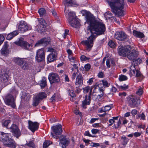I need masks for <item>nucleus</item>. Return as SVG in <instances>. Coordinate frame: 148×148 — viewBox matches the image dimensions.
<instances>
[{
	"label": "nucleus",
	"instance_id": "nucleus-57",
	"mask_svg": "<svg viewBox=\"0 0 148 148\" xmlns=\"http://www.w3.org/2000/svg\"><path fill=\"white\" fill-rule=\"evenodd\" d=\"M4 40V37L2 34H0V44L1 45Z\"/></svg>",
	"mask_w": 148,
	"mask_h": 148
},
{
	"label": "nucleus",
	"instance_id": "nucleus-3",
	"mask_svg": "<svg viewBox=\"0 0 148 148\" xmlns=\"http://www.w3.org/2000/svg\"><path fill=\"white\" fill-rule=\"evenodd\" d=\"M131 47L130 45L125 47L120 46L118 48V52L121 56L127 57L129 60L134 61L138 57V53L135 50L131 51Z\"/></svg>",
	"mask_w": 148,
	"mask_h": 148
},
{
	"label": "nucleus",
	"instance_id": "nucleus-29",
	"mask_svg": "<svg viewBox=\"0 0 148 148\" xmlns=\"http://www.w3.org/2000/svg\"><path fill=\"white\" fill-rule=\"evenodd\" d=\"M47 79L45 77H43L40 81L39 83L40 85L41 88H44L47 85Z\"/></svg>",
	"mask_w": 148,
	"mask_h": 148
},
{
	"label": "nucleus",
	"instance_id": "nucleus-11",
	"mask_svg": "<svg viewBox=\"0 0 148 148\" xmlns=\"http://www.w3.org/2000/svg\"><path fill=\"white\" fill-rule=\"evenodd\" d=\"M48 79L51 84L59 82L60 81L59 75L54 73H51L48 76Z\"/></svg>",
	"mask_w": 148,
	"mask_h": 148
},
{
	"label": "nucleus",
	"instance_id": "nucleus-62",
	"mask_svg": "<svg viewBox=\"0 0 148 148\" xmlns=\"http://www.w3.org/2000/svg\"><path fill=\"white\" fill-rule=\"evenodd\" d=\"M99 130L97 129H93L91 130V132L93 134H96L99 131Z\"/></svg>",
	"mask_w": 148,
	"mask_h": 148
},
{
	"label": "nucleus",
	"instance_id": "nucleus-63",
	"mask_svg": "<svg viewBox=\"0 0 148 148\" xmlns=\"http://www.w3.org/2000/svg\"><path fill=\"white\" fill-rule=\"evenodd\" d=\"M51 12L52 15L54 17H57V13L56 10L54 9H52Z\"/></svg>",
	"mask_w": 148,
	"mask_h": 148
},
{
	"label": "nucleus",
	"instance_id": "nucleus-14",
	"mask_svg": "<svg viewBox=\"0 0 148 148\" xmlns=\"http://www.w3.org/2000/svg\"><path fill=\"white\" fill-rule=\"evenodd\" d=\"M18 29L19 30L21 31V33L25 32L31 28H29V27L26 22L24 21H21L18 26Z\"/></svg>",
	"mask_w": 148,
	"mask_h": 148
},
{
	"label": "nucleus",
	"instance_id": "nucleus-19",
	"mask_svg": "<svg viewBox=\"0 0 148 148\" xmlns=\"http://www.w3.org/2000/svg\"><path fill=\"white\" fill-rule=\"evenodd\" d=\"M8 42H5L1 50V54L4 56L7 55L9 53V50L8 49Z\"/></svg>",
	"mask_w": 148,
	"mask_h": 148
},
{
	"label": "nucleus",
	"instance_id": "nucleus-1",
	"mask_svg": "<svg viewBox=\"0 0 148 148\" xmlns=\"http://www.w3.org/2000/svg\"><path fill=\"white\" fill-rule=\"evenodd\" d=\"M82 13L85 16L86 22L89 24L87 30L90 32L91 35L88 38L87 40L82 41L81 43L85 47L86 50L89 52L93 45V40L96 36L104 33L106 27L103 23L96 20L90 12L84 10L82 11Z\"/></svg>",
	"mask_w": 148,
	"mask_h": 148
},
{
	"label": "nucleus",
	"instance_id": "nucleus-31",
	"mask_svg": "<svg viewBox=\"0 0 148 148\" xmlns=\"http://www.w3.org/2000/svg\"><path fill=\"white\" fill-rule=\"evenodd\" d=\"M38 12L39 13L40 16L41 17L45 16L46 14V11L45 9L42 8H40L38 10Z\"/></svg>",
	"mask_w": 148,
	"mask_h": 148
},
{
	"label": "nucleus",
	"instance_id": "nucleus-43",
	"mask_svg": "<svg viewBox=\"0 0 148 148\" xmlns=\"http://www.w3.org/2000/svg\"><path fill=\"white\" fill-rule=\"evenodd\" d=\"M23 69H26L28 67V64L27 63L26 60L25 61V62L23 63L20 66Z\"/></svg>",
	"mask_w": 148,
	"mask_h": 148
},
{
	"label": "nucleus",
	"instance_id": "nucleus-22",
	"mask_svg": "<svg viewBox=\"0 0 148 148\" xmlns=\"http://www.w3.org/2000/svg\"><path fill=\"white\" fill-rule=\"evenodd\" d=\"M98 87L99 92L100 94L97 95V97L96 98V99H99L103 96L104 94V90L102 88H100L98 86H96L95 87L94 89H93V92H97L96 91V90L98 88Z\"/></svg>",
	"mask_w": 148,
	"mask_h": 148
},
{
	"label": "nucleus",
	"instance_id": "nucleus-35",
	"mask_svg": "<svg viewBox=\"0 0 148 148\" xmlns=\"http://www.w3.org/2000/svg\"><path fill=\"white\" fill-rule=\"evenodd\" d=\"M119 118L118 116L113 117L112 119H110L109 120V122L110 123L109 124V126H111L113 123H114L116 121H117V119Z\"/></svg>",
	"mask_w": 148,
	"mask_h": 148
},
{
	"label": "nucleus",
	"instance_id": "nucleus-13",
	"mask_svg": "<svg viewBox=\"0 0 148 148\" xmlns=\"http://www.w3.org/2000/svg\"><path fill=\"white\" fill-rule=\"evenodd\" d=\"M127 35L123 32H116L114 35L115 38L120 41H123L127 38Z\"/></svg>",
	"mask_w": 148,
	"mask_h": 148
},
{
	"label": "nucleus",
	"instance_id": "nucleus-28",
	"mask_svg": "<svg viewBox=\"0 0 148 148\" xmlns=\"http://www.w3.org/2000/svg\"><path fill=\"white\" fill-rule=\"evenodd\" d=\"M46 27L45 25H38L37 26V29L39 33H42L45 31Z\"/></svg>",
	"mask_w": 148,
	"mask_h": 148
},
{
	"label": "nucleus",
	"instance_id": "nucleus-21",
	"mask_svg": "<svg viewBox=\"0 0 148 148\" xmlns=\"http://www.w3.org/2000/svg\"><path fill=\"white\" fill-rule=\"evenodd\" d=\"M57 56L56 52L51 53L47 57V62H50L54 61L56 60Z\"/></svg>",
	"mask_w": 148,
	"mask_h": 148
},
{
	"label": "nucleus",
	"instance_id": "nucleus-2",
	"mask_svg": "<svg viewBox=\"0 0 148 148\" xmlns=\"http://www.w3.org/2000/svg\"><path fill=\"white\" fill-rule=\"evenodd\" d=\"M111 8V11L118 17L123 16L125 3L123 0H106Z\"/></svg>",
	"mask_w": 148,
	"mask_h": 148
},
{
	"label": "nucleus",
	"instance_id": "nucleus-40",
	"mask_svg": "<svg viewBox=\"0 0 148 148\" xmlns=\"http://www.w3.org/2000/svg\"><path fill=\"white\" fill-rule=\"evenodd\" d=\"M7 25L8 24L6 21L3 19H0V26L1 25L2 26H4L5 27H6Z\"/></svg>",
	"mask_w": 148,
	"mask_h": 148
},
{
	"label": "nucleus",
	"instance_id": "nucleus-50",
	"mask_svg": "<svg viewBox=\"0 0 148 148\" xmlns=\"http://www.w3.org/2000/svg\"><path fill=\"white\" fill-rule=\"evenodd\" d=\"M68 92L69 95L70 96H71V97H72L73 98L75 97V95L74 92V91L69 90Z\"/></svg>",
	"mask_w": 148,
	"mask_h": 148
},
{
	"label": "nucleus",
	"instance_id": "nucleus-25",
	"mask_svg": "<svg viewBox=\"0 0 148 148\" xmlns=\"http://www.w3.org/2000/svg\"><path fill=\"white\" fill-rule=\"evenodd\" d=\"M18 34V31H14L13 32L9 34L6 37V39L8 40H10L13 37L17 35Z\"/></svg>",
	"mask_w": 148,
	"mask_h": 148
},
{
	"label": "nucleus",
	"instance_id": "nucleus-39",
	"mask_svg": "<svg viewBox=\"0 0 148 148\" xmlns=\"http://www.w3.org/2000/svg\"><path fill=\"white\" fill-rule=\"evenodd\" d=\"M143 93V88L140 86L137 89L136 94L138 95H142Z\"/></svg>",
	"mask_w": 148,
	"mask_h": 148
},
{
	"label": "nucleus",
	"instance_id": "nucleus-18",
	"mask_svg": "<svg viewBox=\"0 0 148 148\" xmlns=\"http://www.w3.org/2000/svg\"><path fill=\"white\" fill-rule=\"evenodd\" d=\"M51 129L56 135H60L62 132V127L60 124H58L51 127Z\"/></svg>",
	"mask_w": 148,
	"mask_h": 148
},
{
	"label": "nucleus",
	"instance_id": "nucleus-36",
	"mask_svg": "<svg viewBox=\"0 0 148 148\" xmlns=\"http://www.w3.org/2000/svg\"><path fill=\"white\" fill-rule=\"evenodd\" d=\"M105 17L106 19L110 18H113V16H112V14L110 12H107L105 13L104 14Z\"/></svg>",
	"mask_w": 148,
	"mask_h": 148
},
{
	"label": "nucleus",
	"instance_id": "nucleus-45",
	"mask_svg": "<svg viewBox=\"0 0 148 148\" xmlns=\"http://www.w3.org/2000/svg\"><path fill=\"white\" fill-rule=\"evenodd\" d=\"M50 141L48 140L45 141L43 144V148H47V147L51 144Z\"/></svg>",
	"mask_w": 148,
	"mask_h": 148
},
{
	"label": "nucleus",
	"instance_id": "nucleus-59",
	"mask_svg": "<svg viewBox=\"0 0 148 148\" xmlns=\"http://www.w3.org/2000/svg\"><path fill=\"white\" fill-rule=\"evenodd\" d=\"M47 51L49 52H51V53L54 52H56L55 50L52 47H49L47 48Z\"/></svg>",
	"mask_w": 148,
	"mask_h": 148
},
{
	"label": "nucleus",
	"instance_id": "nucleus-56",
	"mask_svg": "<svg viewBox=\"0 0 148 148\" xmlns=\"http://www.w3.org/2000/svg\"><path fill=\"white\" fill-rule=\"evenodd\" d=\"M99 144L98 143H90V146L92 147H96L99 146Z\"/></svg>",
	"mask_w": 148,
	"mask_h": 148
},
{
	"label": "nucleus",
	"instance_id": "nucleus-47",
	"mask_svg": "<svg viewBox=\"0 0 148 148\" xmlns=\"http://www.w3.org/2000/svg\"><path fill=\"white\" fill-rule=\"evenodd\" d=\"M103 85L105 87H107L109 86L110 84L108 82L105 80H102L101 81Z\"/></svg>",
	"mask_w": 148,
	"mask_h": 148
},
{
	"label": "nucleus",
	"instance_id": "nucleus-55",
	"mask_svg": "<svg viewBox=\"0 0 148 148\" xmlns=\"http://www.w3.org/2000/svg\"><path fill=\"white\" fill-rule=\"evenodd\" d=\"M66 52L69 55V56H72L73 55V53L72 52V51L70 49H68L66 50Z\"/></svg>",
	"mask_w": 148,
	"mask_h": 148
},
{
	"label": "nucleus",
	"instance_id": "nucleus-46",
	"mask_svg": "<svg viewBox=\"0 0 148 148\" xmlns=\"http://www.w3.org/2000/svg\"><path fill=\"white\" fill-rule=\"evenodd\" d=\"M108 45L111 48H114L116 46L115 43L112 40H110L109 42Z\"/></svg>",
	"mask_w": 148,
	"mask_h": 148
},
{
	"label": "nucleus",
	"instance_id": "nucleus-27",
	"mask_svg": "<svg viewBox=\"0 0 148 148\" xmlns=\"http://www.w3.org/2000/svg\"><path fill=\"white\" fill-rule=\"evenodd\" d=\"M133 32L134 36L138 38H142L145 37V36L143 33L140 32H138L136 30H134Z\"/></svg>",
	"mask_w": 148,
	"mask_h": 148
},
{
	"label": "nucleus",
	"instance_id": "nucleus-49",
	"mask_svg": "<svg viewBox=\"0 0 148 148\" xmlns=\"http://www.w3.org/2000/svg\"><path fill=\"white\" fill-rule=\"evenodd\" d=\"M38 21L39 23V25H45V21L42 18H40L38 19Z\"/></svg>",
	"mask_w": 148,
	"mask_h": 148
},
{
	"label": "nucleus",
	"instance_id": "nucleus-23",
	"mask_svg": "<svg viewBox=\"0 0 148 148\" xmlns=\"http://www.w3.org/2000/svg\"><path fill=\"white\" fill-rule=\"evenodd\" d=\"M69 23L71 26L73 27L76 28L77 27H78L79 25V23L78 20H77L76 18L72 20V21H70L69 20Z\"/></svg>",
	"mask_w": 148,
	"mask_h": 148
},
{
	"label": "nucleus",
	"instance_id": "nucleus-48",
	"mask_svg": "<svg viewBox=\"0 0 148 148\" xmlns=\"http://www.w3.org/2000/svg\"><path fill=\"white\" fill-rule=\"evenodd\" d=\"M80 60L81 61H86L88 60L90 58L86 57L84 55H82L80 57Z\"/></svg>",
	"mask_w": 148,
	"mask_h": 148
},
{
	"label": "nucleus",
	"instance_id": "nucleus-41",
	"mask_svg": "<svg viewBox=\"0 0 148 148\" xmlns=\"http://www.w3.org/2000/svg\"><path fill=\"white\" fill-rule=\"evenodd\" d=\"M119 79L120 81H123L127 80V77L126 76L122 75L119 76Z\"/></svg>",
	"mask_w": 148,
	"mask_h": 148
},
{
	"label": "nucleus",
	"instance_id": "nucleus-53",
	"mask_svg": "<svg viewBox=\"0 0 148 148\" xmlns=\"http://www.w3.org/2000/svg\"><path fill=\"white\" fill-rule=\"evenodd\" d=\"M104 74L103 72H100L98 74L97 76L99 78H103L104 76Z\"/></svg>",
	"mask_w": 148,
	"mask_h": 148
},
{
	"label": "nucleus",
	"instance_id": "nucleus-8",
	"mask_svg": "<svg viewBox=\"0 0 148 148\" xmlns=\"http://www.w3.org/2000/svg\"><path fill=\"white\" fill-rule=\"evenodd\" d=\"M15 43L26 50L31 51L33 45L31 44H29L27 42L25 41H21L16 42H15Z\"/></svg>",
	"mask_w": 148,
	"mask_h": 148
},
{
	"label": "nucleus",
	"instance_id": "nucleus-60",
	"mask_svg": "<svg viewBox=\"0 0 148 148\" xmlns=\"http://www.w3.org/2000/svg\"><path fill=\"white\" fill-rule=\"evenodd\" d=\"M69 59L70 61L71 62H74L75 58V57H73L72 56H68Z\"/></svg>",
	"mask_w": 148,
	"mask_h": 148
},
{
	"label": "nucleus",
	"instance_id": "nucleus-16",
	"mask_svg": "<svg viewBox=\"0 0 148 148\" xmlns=\"http://www.w3.org/2000/svg\"><path fill=\"white\" fill-rule=\"evenodd\" d=\"M28 123V128L32 132H34L38 129L39 124L37 122L29 121Z\"/></svg>",
	"mask_w": 148,
	"mask_h": 148
},
{
	"label": "nucleus",
	"instance_id": "nucleus-26",
	"mask_svg": "<svg viewBox=\"0 0 148 148\" xmlns=\"http://www.w3.org/2000/svg\"><path fill=\"white\" fill-rule=\"evenodd\" d=\"M25 60H26L25 59L16 58H14V61L15 63L20 66L23 63L25 62Z\"/></svg>",
	"mask_w": 148,
	"mask_h": 148
},
{
	"label": "nucleus",
	"instance_id": "nucleus-44",
	"mask_svg": "<svg viewBox=\"0 0 148 148\" xmlns=\"http://www.w3.org/2000/svg\"><path fill=\"white\" fill-rule=\"evenodd\" d=\"M121 124V122L120 120L119 119L118 120L117 119V121H116L114 124V127L115 128H118L120 126Z\"/></svg>",
	"mask_w": 148,
	"mask_h": 148
},
{
	"label": "nucleus",
	"instance_id": "nucleus-20",
	"mask_svg": "<svg viewBox=\"0 0 148 148\" xmlns=\"http://www.w3.org/2000/svg\"><path fill=\"white\" fill-rule=\"evenodd\" d=\"M60 143L62 145V148H66V146H68L70 143L69 139L65 137L60 139Z\"/></svg>",
	"mask_w": 148,
	"mask_h": 148
},
{
	"label": "nucleus",
	"instance_id": "nucleus-64",
	"mask_svg": "<svg viewBox=\"0 0 148 148\" xmlns=\"http://www.w3.org/2000/svg\"><path fill=\"white\" fill-rule=\"evenodd\" d=\"M77 72L74 73L73 74L72 76V79L73 80H74L75 79L76 76H77V75H78V74H77Z\"/></svg>",
	"mask_w": 148,
	"mask_h": 148
},
{
	"label": "nucleus",
	"instance_id": "nucleus-32",
	"mask_svg": "<svg viewBox=\"0 0 148 148\" xmlns=\"http://www.w3.org/2000/svg\"><path fill=\"white\" fill-rule=\"evenodd\" d=\"M122 144L123 145H126L129 141V139L125 136H123L121 138Z\"/></svg>",
	"mask_w": 148,
	"mask_h": 148
},
{
	"label": "nucleus",
	"instance_id": "nucleus-38",
	"mask_svg": "<svg viewBox=\"0 0 148 148\" xmlns=\"http://www.w3.org/2000/svg\"><path fill=\"white\" fill-rule=\"evenodd\" d=\"M40 101V100L36 97L34 99L32 105L34 106H37L39 104Z\"/></svg>",
	"mask_w": 148,
	"mask_h": 148
},
{
	"label": "nucleus",
	"instance_id": "nucleus-52",
	"mask_svg": "<svg viewBox=\"0 0 148 148\" xmlns=\"http://www.w3.org/2000/svg\"><path fill=\"white\" fill-rule=\"evenodd\" d=\"M94 78L93 77H92L89 79L88 80L87 82V83L90 85H91L92 84L94 80Z\"/></svg>",
	"mask_w": 148,
	"mask_h": 148
},
{
	"label": "nucleus",
	"instance_id": "nucleus-10",
	"mask_svg": "<svg viewBox=\"0 0 148 148\" xmlns=\"http://www.w3.org/2000/svg\"><path fill=\"white\" fill-rule=\"evenodd\" d=\"M83 78L82 74L81 73H79L76 79L75 85L77 92L78 93L80 92L81 90L79 88L80 86L83 84Z\"/></svg>",
	"mask_w": 148,
	"mask_h": 148
},
{
	"label": "nucleus",
	"instance_id": "nucleus-6",
	"mask_svg": "<svg viewBox=\"0 0 148 148\" xmlns=\"http://www.w3.org/2000/svg\"><path fill=\"white\" fill-rule=\"evenodd\" d=\"M129 106L132 108L137 107L140 104V98L133 95H130L127 97Z\"/></svg>",
	"mask_w": 148,
	"mask_h": 148
},
{
	"label": "nucleus",
	"instance_id": "nucleus-12",
	"mask_svg": "<svg viewBox=\"0 0 148 148\" xmlns=\"http://www.w3.org/2000/svg\"><path fill=\"white\" fill-rule=\"evenodd\" d=\"M10 129L11 130V132L13 133L14 135L16 138H18L21 136V132L16 125L12 124L10 127Z\"/></svg>",
	"mask_w": 148,
	"mask_h": 148
},
{
	"label": "nucleus",
	"instance_id": "nucleus-30",
	"mask_svg": "<svg viewBox=\"0 0 148 148\" xmlns=\"http://www.w3.org/2000/svg\"><path fill=\"white\" fill-rule=\"evenodd\" d=\"M47 97L46 94L44 92H41L38 94L36 97L40 101L44 98H45Z\"/></svg>",
	"mask_w": 148,
	"mask_h": 148
},
{
	"label": "nucleus",
	"instance_id": "nucleus-24",
	"mask_svg": "<svg viewBox=\"0 0 148 148\" xmlns=\"http://www.w3.org/2000/svg\"><path fill=\"white\" fill-rule=\"evenodd\" d=\"M8 76L6 73L0 74V81L3 83L6 82L8 80Z\"/></svg>",
	"mask_w": 148,
	"mask_h": 148
},
{
	"label": "nucleus",
	"instance_id": "nucleus-15",
	"mask_svg": "<svg viewBox=\"0 0 148 148\" xmlns=\"http://www.w3.org/2000/svg\"><path fill=\"white\" fill-rule=\"evenodd\" d=\"M64 11L65 14V15L67 18L68 22H69V20L71 21H72V20L76 18H75V13L73 12H69L66 7L65 8Z\"/></svg>",
	"mask_w": 148,
	"mask_h": 148
},
{
	"label": "nucleus",
	"instance_id": "nucleus-33",
	"mask_svg": "<svg viewBox=\"0 0 148 148\" xmlns=\"http://www.w3.org/2000/svg\"><path fill=\"white\" fill-rule=\"evenodd\" d=\"M46 40V38H44L42 39L41 40L38 41L36 43L35 45V46L38 47L42 43L46 42L47 41Z\"/></svg>",
	"mask_w": 148,
	"mask_h": 148
},
{
	"label": "nucleus",
	"instance_id": "nucleus-7",
	"mask_svg": "<svg viewBox=\"0 0 148 148\" xmlns=\"http://www.w3.org/2000/svg\"><path fill=\"white\" fill-rule=\"evenodd\" d=\"M45 51L43 49L38 50L36 52L35 56L36 61L38 62H40L45 59Z\"/></svg>",
	"mask_w": 148,
	"mask_h": 148
},
{
	"label": "nucleus",
	"instance_id": "nucleus-17",
	"mask_svg": "<svg viewBox=\"0 0 148 148\" xmlns=\"http://www.w3.org/2000/svg\"><path fill=\"white\" fill-rule=\"evenodd\" d=\"M15 101L14 97L12 95H10L6 97L5 101L7 105H10L12 107L14 108L16 106Z\"/></svg>",
	"mask_w": 148,
	"mask_h": 148
},
{
	"label": "nucleus",
	"instance_id": "nucleus-51",
	"mask_svg": "<svg viewBox=\"0 0 148 148\" xmlns=\"http://www.w3.org/2000/svg\"><path fill=\"white\" fill-rule=\"evenodd\" d=\"M84 67L86 71H88L90 69V65L89 64H87L85 65Z\"/></svg>",
	"mask_w": 148,
	"mask_h": 148
},
{
	"label": "nucleus",
	"instance_id": "nucleus-61",
	"mask_svg": "<svg viewBox=\"0 0 148 148\" xmlns=\"http://www.w3.org/2000/svg\"><path fill=\"white\" fill-rule=\"evenodd\" d=\"M137 110L135 109H134L133 110H132L131 112V114L133 116L136 115L137 114Z\"/></svg>",
	"mask_w": 148,
	"mask_h": 148
},
{
	"label": "nucleus",
	"instance_id": "nucleus-5",
	"mask_svg": "<svg viewBox=\"0 0 148 148\" xmlns=\"http://www.w3.org/2000/svg\"><path fill=\"white\" fill-rule=\"evenodd\" d=\"M84 93H87L89 91V95H86L85 96L84 99L82 101V106L83 108H86L87 105H89L90 103V96L91 94L92 89H90L89 86H87L83 88Z\"/></svg>",
	"mask_w": 148,
	"mask_h": 148
},
{
	"label": "nucleus",
	"instance_id": "nucleus-58",
	"mask_svg": "<svg viewBox=\"0 0 148 148\" xmlns=\"http://www.w3.org/2000/svg\"><path fill=\"white\" fill-rule=\"evenodd\" d=\"M56 95L54 94L52 97L50 98V100L52 102H53L56 101Z\"/></svg>",
	"mask_w": 148,
	"mask_h": 148
},
{
	"label": "nucleus",
	"instance_id": "nucleus-54",
	"mask_svg": "<svg viewBox=\"0 0 148 148\" xmlns=\"http://www.w3.org/2000/svg\"><path fill=\"white\" fill-rule=\"evenodd\" d=\"M84 135L87 136L89 137H95L94 136H92L89 133L88 131H86L84 133Z\"/></svg>",
	"mask_w": 148,
	"mask_h": 148
},
{
	"label": "nucleus",
	"instance_id": "nucleus-34",
	"mask_svg": "<svg viewBox=\"0 0 148 148\" xmlns=\"http://www.w3.org/2000/svg\"><path fill=\"white\" fill-rule=\"evenodd\" d=\"M112 106L111 105H107L105 106L103 109V110H102L101 112H105L106 111H108L110 110L112 108Z\"/></svg>",
	"mask_w": 148,
	"mask_h": 148
},
{
	"label": "nucleus",
	"instance_id": "nucleus-9",
	"mask_svg": "<svg viewBox=\"0 0 148 148\" xmlns=\"http://www.w3.org/2000/svg\"><path fill=\"white\" fill-rule=\"evenodd\" d=\"M135 67V65L134 64H132L131 65L129 72L130 76H132L135 75L136 77H141L142 75L141 72L139 70H136Z\"/></svg>",
	"mask_w": 148,
	"mask_h": 148
},
{
	"label": "nucleus",
	"instance_id": "nucleus-42",
	"mask_svg": "<svg viewBox=\"0 0 148 148\" xmlns=\"http://www.w3.org/2000/svg\"><path fill=\"white\" fill-rule=\"evenodd\" d=\"M10 120H5L3 121L2 123V125L4 127H7L8 125L10 123Z\"/></svg>",
	"mask_w": 148,
	"mask_h": 148
},
{
	"label": "nucleus",
	"instance_id": "nucleus-4",
	"mask_svg": "<svg viewBox=\"0 0 148 148\" xmlns=\"http://www.w3.org/2000/svg\"><path fill=\"white\" fill-rule=\"evenodd\" d=\"M0 140L3 142L6 147L10 148H15L16 144L11 139V136L10 133H5L1 132L0 134Z\"/></svg>",
	"mask_w": 148,
	"mask_h": 148
},
{
	"label": "nucleus",
	"instance_id": "nucleus-37",
	"mask_svg": "<svg viewBox=\"0 0 148 148\" xmlns=\"http://www.w3.org/2000/svg\"><path fill=\"white\" fill-rule=\"evenodd\" d=\"M116 86H117L118 88L119 89L125 90L128 88V86L125 84H124L122 86H118L117 84H116Z\"/></svg>",
	"mask_w": 148,
	"mask_h": 148
}]
</instances>
